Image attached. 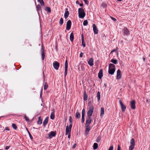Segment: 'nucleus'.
<instances>
[{
  "instance_id": "f257e3e1",
  "label": "nucleus",
  "mask_w": 150,
  "mask_h": 150,
  "mask_svg": "<svg viewBox=\"0 0 150 150\" xmlns=\"http://www.w3.org/2000/svg\"><path fill=\"white\" fill-rule=\"evenodd\" d=\"M115 66L113 64L110 63L109 65L108 72L111 75H113L115 70Z\"/></svg>"
},
{
  "instance_id": "f03ea898",
  "label": "nucleus",
  "mask_w": 150,
  "mask_h": 150,
  "mask_svg": "<svg viewBox=\"0 0 150 150\" xmlns=\"http://www.w3.org/2000/svg\"><path fill=\"white\" fill-rule=\"evenodd\" d=\"M78 11L79 17L81 18H83L85 16L86 13L83 7L79 8Z\"/></svg>"
},
{
  "instance_id": "7ed1b4c3",
  "label": "nucleus",
  "mask_w": 150,
  "mask_h": 150,
  "mask_svg": "<svg viewBox=\"0 0 150 150\" xmlns=\"http://www.w3.org/2000/svg\"><path fill=\"white\" fill-rule=\"evenodd\" d=\"M94 107L93 106H90V108L87 112V116L88 117H91L93 112Z\"/></svg>"
},
{
  "instance_id": "20e7f679",
  "label": "nucleus",
  "mask_w": 150,
  "mask_h": 150,
  "mask_svg": "<svg viewBox=\"0 0 150 150\" xmlns=\"http://www.w3.org/2000/svg\"><path fill=\"white\" fill-rule=\"evenodd\" d=\"M130 145L129 146V150H132L135 145V140L134 138H132L130 140Z\"/></svg>"
},
{
  "instance_id": "39448f33",
  "label": "nucleus",
  "mask_w": 150,
  "mask_h": 150,
  "mask_svg": "<svg viewBox=\"0 0 150 150\" xmlns=\"http://www.w3.org/2000/svg\"><path fill=\"white\" fill-rule=\"evenodd\" d=\"M59 65V63L56 61H54L53 63V67L56 70L58 69Z\"/></svg>"
},
{
  "instance_id": "423d86ee",
  "label": "nucleus",
  "mask_w": 150,
  "mask_h": 150,
  "mask_svg": "<svg viewBox=\"0 0 150 150\" xmlns=\"http://www.w3.org/2000/svg\"><path fill=\"white\" fill-rule=\"evenodd\" d=\"M71 22L70 20H68L67 23L66 29L67 30H69L71 28Z\"/></svg>"
},
{
  "instance_id": "0eeeda50",
  "label": "nucleus",
  "mask_w": 150,
  "mask_h": 150,
  "mask_svg": "<svg viewBox=\"0 0 150 150\" xmlns=\"http://www.w3.org/2000/svg\"><path fill=\"white\" fill-rule=\"evenodd\" d=\"M35 5L36 6L37 11L38 12V15H39L40 12V11L41 12H42V8H41V6L40 5H39V4L37 5L35 1Z\"/></svg>"
},
{
  "instance_id": "6e6552de",
  "label": "nucleus",
  "mask_w": 150,
  "mask_h": 150,
  "mask_svg": "<svg viewBox=\"0 0 150 150\" xmlns=\"http://www.w3.org/2000/svg\"><path fill=\"white\" fill-rule=\"evenodd\" d=\"M119 102L121 106L122 110L123 112H125L126 109V106L123 104L121 100H120L119 101Z\"/></svg>"
},
{
  "instance_id": "1a4fd4ad",
  "label": "nucleus",
  "mask_w": 150,
  "mask_h": 150,
  "mask_svg": "<svg viewBox=\"0 0 150 150\" xmlns=\"http://www.w3.org/2000/svg\"><path fill=\"white\" fill-rule=\"evenodd\" d=\"M135 103V101L134 100H132L130 102V106L132 109L134 110L136 108Z\"/></svg>"
},
{
  "instance_id": "9d476101",
  "label": "nucleus",
  "mask_w": 150,
  "mask_h": 150,
  "mask_svg": "<svg viewBox=\"0 0 150 150\" xmlns=\"http://www.w3.org/2000/svg\"><path fill=\"white\" fill-rule=\"evenodd\" d=\"M41 55H42V60H43L45 59V52L44 48H43V45H42V47L41 48Z\"/></svg>"
},
{
  "instance_id": "9b49d317",
  "label": "nucleus",
  "mask_w": 150,
  "mask_h": 150,
  "mask_svg": "<svg viewBox=\"0 0 150 150\" xmlns=\"http://www.w3.org/2000/svg\"><path fill=\"white\" fill-rule=\"evenodd\" d=\"M85 110L84 108H83L82 111V119L81 122L83 123L85 121Z\"/></svg>"
},
{
  "instance_id": "f8f14e48",
  "label": "nucleus",
  "mask_w": 150,
  "mask_h": 150,
  "mask_svg": "<svg viewBox=\"0 0 150 150\" xmlns=\"http://www.w3.org/2000/svg\"><path fill=\"white\" fill-rule=\"evenodd\" d=\"M92 120L91 117H88L86 119L85 125H89L92 122Z\"/></svg>"
},
{
  "instance_id": "ddd939ff",
  "label": "nucleus",
  "mask_w": 150,
  "mask_h": 150,
  "mask_svg": "<svg viewBox=\"0 0 150 150\" xmlns=\"http://www.w3.org/2000/svg\"><path fill=\"white\" fill-rule=\"evenodd\" d=\"M56 135V132L51 131L49 134L48 136L50 138H51L53 137H55Z\"/></svg>"
},
{
  "instance_id": "4468645a",
  "label": "nucleus",
  "mask_w": 150,
  "mask_h": 150,
  "mask_svg": "<svg viewBox=\"0 0 150 150\" xmlns=\"http://www.w3.org/2000/svg\"><path fill=\"white\" fill-rule=\"evenodd\" d=\"M122 31L124 35H128L129 34V31L127 28L125 27Z\"/></svg>"
},
{
  "instance_id": "2eb2a0df",
  "label": "nucleus",
  "mask_w": 150,
  "mask_h": 150,
  "mask_svg": "<svg viewBox=\"0 0 150 150\" xmlns=\"http://www.w3.org/2000/svg\"><path fill=\"white\" fill-rule=\"evenodd\" d=\"M122 76L121 75V71L120 69H118L117 70V74L116 76V79H119L121 78Z\"/></svg>"
},
{
  "instance_id": "dca6fc26",
  "label": "nucleus",
  "mask_w": 150,
  "mask_h": 150,
  "mask_svg": "<svg viewBox=\"0 0 150 150\" xmlns=\"http://www.w3.org/2000/svg\"><path fill=\"white\" fill-rule=\"evenodd\" d=\"M93 29L94 31V33L95 34H97L98 33V30L97 28L94 24H93Z\"/></svg>"
},
{
  "instance_id": "f3484780",
  "label": "nucleus",
  "mask_w": 150,
  "mask_h": 150,
  "mask_svg": "<svg viewBox=\"0 0 150 150\" xmlns=\"http://www.w3.org/2000/svg\"><path fill=\"white\" fill-rule=\"evenodd\" d=\"M49 120V117H46L44 120L43 123V125L44 127H45L46 125L47 124Z\"/></svg>"
},
{
  "instance_id": "a211bd4d",
  "label": "nucleus",
  "mask_w": 150,
  "mask_h": 150,
  "mask_svg": "<svg viewBox=\"0 0 150 150\" xmlns=\"http://www.w3.org/2000/svg\"><path fill=\"white\" fill-rule=\"evenodd\" d=\"M69 15V12L68 11V9L67 8H66L65 9V12L64 14V17L66 19L68 18Z\"/></svg>"
},
{
  "instance_id": "6ab92c4d",
  "label": "nucleus",
  "mask_w": 150,
  "mask_h": 150,
  "mask_svg": "<svg viewBox=\"0 0 150 150\" xmlns=\"http://www.w3.org/2000/svg\"><path fill=\"white\" fill-rule=\"evenodd\" d=\"M86 130L85 133L87 134H88L89 132L91 129L89 125H85Z\"/></svg>"
},
{
  "instance_id": "aec40b11",
  "label": "nucleus",
  "mask_w": 150,
  "mask_h": 150,
  "mask_svg": "<svg viewBox=\"0 0 150 150\" xmlns=\"http://www.w3.org/2000/svg\"><path fill=\"white\" fill-rule=\"evenodd\" d=\"M103 76V70L100 69L98 74V77L100 79H101Z\"/></svg>"
},
{
  "instance_id": "412c9836",
  "label": "nucleus",
  "mask_w": 150,
  "mask_h": 150,
  "mask_svg": "<svg viewBox=\"0 0 150 150\" xmlns=\"http://www.w3.org/2000/svg\"><path fill=\"white\" fill-rule=\"evenodd\" d=\"M89 65L92 66L93 65V60L92 58H91L88 62Z\"/></svg>"
},
{
  "instance_id": "4be33fe9",
  "label": "nucleus",
  "mask_w": 150,
  "mask_h": 150,
  "mask_svg": "<svg viewBox=\"0 0 150 150\" xmlns=\"http://www.w3.org/2000/svg\"><path fill=\"white\" fill-rule=\"evenodd\" d=\"M71 129L69 128L68 125L66 127L65 135H67L68 134L71 133Z\"/></svg>"
},
{
  "instance_id": "5701e85b",
  "label": "nucleus",
  "mask_w": 150,
  "mask_h": 150,
  "mask_svg": "<svg viewBox=\"0 0 150 150\" xmlns=\"http://www.w3.org/2000/svg\"><path fill=\"white\" fill-rule=\"evenodd\" d=\"M104 113V108L103 107H101L100 110V116H102Z\"/></svg>"
},
{
  "instance_id": "b1692460",
  "label": "nucleus",
  "mask_w": 150,
  "mask_h": 150,
  "mask_svg": "<svg viewBox=\"0 0 150 150\" xmlns=\"http://www.w3.org/2000/svg\"><path fill=\"white\" fill-rule=\"evenodd\" d=\"M70 41L72 42L74 40V36L73 32H71L70 35Z\"/></svg>"
},
{
  "instance_id": "393cba45",
  "label": "nucleus",
  "mask_w": 150,
  "mask_h": 150,
  "mask_svg": "<svg viewBox=\"0 0 150 150\" xmlns=\"http://www.w3.org/2000/svg\"><path fill=\"white\" fill-rule=\"evenodd\" d=\"M88 99V96L86 91H84L83 94V99L84 101H86Z\"/></svg>"
},
{
  "instance_id": "a878e982",
  "label": "nucleus",
  "mask_w": 150,
  "mask_h": 150,
  "mask_svg": "<svg viewBox=\"0 0 150 150\" xmlns=\"http://www.w3.org/2000/svg\"><path fill=\"white\" fill-rule=\"evenodd\" d=\"M110 62L116 64L118 63V61L116 59H112L110 61Z\"/></svg>"
},
{
  "instance_id": "bb28decb",
  "label": "nucleus",
  "mask_w": 150,
  "mask_h": 150,
  "mask_svg": "<svg viewBox=\"0 0 150 150\" xmlns=\"http://www.w3.org/2000/svg\"><path fill=\"white\" fill-rule=\"evenodd\" d=\"M42 121L41 119V116H39L38 117V120L37 122V123L39 125H40L42 123Z\"/></svg>"
},
{
  "instance_id": "cd10ccee",
  "label": "nucleus",
  "mask_w": 150,
  "mask_h": 150,
  "mask_svg": "<svg viewBox=\"0 0 150 150\" xmlns=\"http://www.w3.org/2000/svg\"><path fill=\"white\" fill-rule=\"evenodd\" d=\"M93 147L94 150L97 149L98 147V144L97 143H94L93 144Z\"/></svg>"
},
{
  "instance_id": "c85d7f7f",
  "label": "nucleus",
  "mask_w": 150,
  "mask_h": 150,
  "mask_svg": "<svg viewBox=\"0 0 150 150\" xmlns=\"http://www.w3.org/2000/svg\"><path fill=\"white\" fill-rule=\"evenodd\" d=\"M55 117L54 113V112H52L50 115V118L52 120H54Z\"/></svg>"
},
{
  "instance_id": "c756f323",
  "label": "nucleus",
  "mask_w": 150,
  "mask_h": 150,
  "mask_svg": "<svg viewBox=\"0 0 150 150\" xmlns=\"http://www.w3.org/2000/svg\"><path fill=\"white\" fill-rule=\"evenodd\" d=\"M45 10L48 12L50 13L51 12V10L50 8L49 7H46Z\"/></svg>"
},
{
  "instance_id": "7c9ffc66",
  "label": "nucleus",
  "mask_w": 150,
  "mask_h": 150,
  "mask_svg": "<svg viewBox=\"0 0 150 150\" xmlns=\"http://www.w3.org/2000/svg\"><path fill=\"white\" fill-rule=\"evenodd\" d=\"M96 96L98 98V100L99 101L100 99V93L99 91L97 92Z\"/></svg>"
},
{
  "instance_id": "2f4dec72",
  "label": "nucleus",
  "mask_w": 150,
  "mask_h": 150,
  "mask_svg": "<svg viewBox=\"0 0 150 150\" xmlns=\"http://www.w3.org/2000/svg\"><path fill=\"white\" fill-rule=\"evenodd\" d=\"M38 2L40 3L41 6H43L45 5V4L43 0L41 1L40 0H37Z\"/></svg>"
},
{
  "instance_id": "473e14b6",
  "label": "nucleus",
  "mask_w": 150,
  "mask_h": 150,
  "mask_svg": "<svg viewBox=\"0 0 150 150\" xmlns=\"http://www.w3.org/2000/svg\"><path fill=\"white\" fill-rule=\"evenodd\" d=\"M75 117L77 119H79L80 117V114L79 112H77L76 114Z\"/></svg>"
},
{
  "instance_id": "72a5a7b5",
  "label": "nucleus",
  "mask_w": 150,
  "mask_h": 150,
  "mask_svg": "<svg viewBox=\"0 0 150 150\" xmlns=\"http://www.w3.org/2000/svg\"><path fill=\"white\" fill-rule=\"evenodd\" d=\"M48 87L47 83V82H45V85L44 87V89L45 90H46Z\"/></svg>"
},
{
  "instance_id": "f704fd0d",
  "label": "nucleus",
  "mask_w": 150,
  "mask_h": 150,
  "mask_svg": "<svg viewBox=\"0 0 150 150\" xmlns=\"http://www.w3.org/2000/svg\"><path fill=\"white\" fill-rule=\"evenodd\" d=\"M12 127L15 130H16L17 128L16 125L15 124L13 123L12 124Z\"/></svg>"
},
{
  "instance_id": "c9c22d12",
  "label": "nucleus",
  "mask_w": 150,
  "mask_h": 150,
  "mask_svg": "<svg viewBox=\"0 0 150 150\" xmlns=\"http://www.w3.org/2000/svg\"><path fill=\"white\" fill-rule=\"evenodd\" d=\"M101 139V137L100 136H98L97 139L96 140V142H99Z\"/></svg>"
},
{
  "instance_id": "e433bc0d",
  "label": "nucleus",
  "mask_w": 150,
  "mask_h": 150,
  "mask_svg": "<svg viewBox=\"0 0 150 150\" xmlns=\"http://www.w3.org/2000/svg\"><path fill=\"white\" fill-rule=\"evenodd\" d=\"M88 22L87 20H84L83 22V24L84 26H86L88 25Z\"/></svg>"
},
{
  "instance_id": "4c0bfd02",
  "label": "nucleus",
  "mask_w": 150,
  "mask_h": 150,
  "mask_svg": "<svg viewBox=\"0 0 150 150\" xmlns=\"http://www.w3.org/2000/svg\"><path fill=\"white\" fill-rule=\"evenodd\" d=\"M63 23V19L62 18H61L59 21V24L60 25H62Z\"/></svg>"
},
{
  "instance_id": "58836bf2",
  "label": "nucleus",
  "mask_w": 150,
  "mask_h": 150,
  "mask_svg": "<svg viewBox=\"0 0 150 150\" xmlns=\"http://www.w3.org/2000/svg\"><path fill=\"white\" fill-rule=\"evenodd\" d=\"M82 41V45L83 47H85L86 46V44L84 41V40H81Z\"/></svg>"
},
{
  "instance_id": "ea45409f",
  "label": "nucleus",
  "mask_w": 150,
  "mask_h": 150,
  "mask_svg": "<svg viewBox=\"0 0 150 150\" xmlns=\"http://www.w3.org/2000/svg\"><path fill=\"white\" fill-rule=\"evenodd\" d=\"M69 121L70 122V124H72L73 123V119L71 116H69Z\"/></svg>"
},
{
  "instance_id": "a19ab883",
  "label": "nucleus",
  "mask_w": 150,
  "mask_h": 150,
  "mask_svg": "<svg viewBox=\"0 0 150 150\" xmlns=\"http://www.w3.org/2000/svg\"><path fill=\"white\" fill-rule=\"evenodd\" d=\"M65 68H68V62L67 60H66L65 62Z\"/></svg>"
},
{
  "instance_id": "79ce46f5",
  "label": "nucleus",
  "mask_w": 150,
  "mask_h": 150,
  "mask_svg": "<svg viewBox=\"0 0 150 150\" xmlns=\"http://www.w3.org/2000/svg\"><path fill=\"white\" fill-rule=\"evenodd\" d=\"M67 74V68H65L64 76L66 77Z\"/></svg>"
},
{
  "instance_id": "37998d69",
  "label": "nucleus",
  "mask_w": 150,
  "mask_h": 150,
  "mask_svg": "<svg viewBox=\"0 0 150 150\" xmlns=\"http://www.w3.org/2000/svg\"><path fill=\"white\" fill-rule=\"evenodd\" d=\"M101 6L105 8L106 6L107 5L105 3H103L101 4Z\"/></svg>"
},
{
  "instance_id": "c03bdc74",
  "label": "nucleus",
  "mask_w": 150,
  "mask_h": 150,
  "mask_svg": "<svg viewBox=\"0 0 150 150\" xmlns=\"http://www.w3.org/2000/svg\"><path fill=\"white\" fill-rule=\"evenodd\" d=\"M88 105L89 108H90V106H93L91 104V101H89L88 102Z\"/></svg>"
},
{
  "instance_id": "a18cd8bd",
  "label": "nucleus",
  "mask_w": 150,
  "mask_h": 150,
  "mask_svg": "<svg viewBox=\"0 0 150 150\" xmlns=\"http://www.w3.org/2000/svg\"><path fill=\"white\" fill-rule=\"evenodd\" d=\"M28 133L29 134V136L31 139H33V137L30 133L29 131H28Z\"/></svg>"
},
{
  "instance_id": "49530a36",
  "label": "nucleus",
  "mask_w": 150,
  "mask_h": 150,
  "mask_svg": "<svg viewBox=\"0 0 150 150\" xmlns=\"http://www.w3.org/2000/svg\"><path fill=\"white\" fill-rule=\"evenodd\" d=\"M25 120L27 121H28L29 120V119L25 115Z\"/></svg>"
},
{
  "instance_id": "de8ad7c7",
  "label": "nucleus",
  "mask_w": 150,
  "mask_h": 150,
  "mask_svg": "<svg viewBox=\"0 0 150 150\" xmlns=\"http://www.w3.org/2000/svg\"><path fill=\"white\" fill-rule=\"evenodd\" d=\"M118 48L117 47L115 49H113L112 50V52H116L117 51V50H118Z\"/></svg>"
},
{
  "instance_id": "09e8293b",
  "label": "nucleus",
  "mask_w": 150,
  "mask_h": 150,
  "mask_svg": "<svg viewBox=\"0 0 150 150\" xmlns=\"http://www.w3.org/2000/svg\"><path fill=\"white\" fill-rule=\"evenodd\" d=\"M113 146H111L110 147V148L108 150H113Z\"/></svg>"
},
{
  "instance_id": "8fccbe9b",
  "label": "nucleus",
  "mask_w": 150,
  "mask_h": 150,
  "mask_svg": "<svg viewBox=\"0 0 150 150\" xmlns=\"http://www.w3.org/2000/svg\"><path fill=\"white\" fill-rule=\"evenodd\" d=\"M85 2V3L87 4L88 5L89 4V2L87 0H85V1H84Z\"/></svg>"
},
{
  "instance_id": "3c124183",
  "label": "nucleus",
  "mask_w": 150,
  "mask_h": 150,
  "mask_svg": "<svg viewBox=\"0 0 150 150\" xmlns=\"http://www.w3.org/2000/svg\"><path fill=\"white\" fill-rule=\"evenodd\" d=\"M72 127V124H70L69 125V126H68V128H69L70 129H71Z\"/></svg>"
},
{
  "instance_id": "603ef678",
  "label": "nucleus",
  "mask_w": 150,
  "mask_h": 150,
  "mask_svg": "<svg viewBox=\"0 0 150 150\" xmlns=\"http://www.w3.org/2000/svg\"><path fill=\"white\" fill-rule=\"evenodd\" d=\"M83 53L81 52L80 53V57H83Z\"/></svg>"
},
{
  "instance_id": "864d4df0",
  "label": "nucleus",
  "mask_w": 150,
  "mask_h": 150,
  "mask_svg": "<svg viewBox=\"0 0 150 150\" xmlns=\"http://www.w3.org/2000/svg\"><path fill=\"white\" fill-rule=\"evenodd\" d=\"M110 17H111V18L112 19V20H113V21H116V20L115 18L112 17H111V16Z\"/></svg>"
},
{
  "instance_id": "5fc2aeb1",
  "label": "nucleus",
  "mask_w": 150,
  "mask_h": 150,
  "mask_svg": "<svg viewBox=\"0 0 150 150\" xmlns=\"http://www.w3.org/2000/svg\"><path fill=\"white\" fill-rule=\"evenodd\" d=\"M117 150H121V148L119 145H118Z\"/></svg>"
},
{
  "instance_id": "6e6d98bb",
  "label": "nucleus",
  "mask_w": 150,
  "mask_h": 150,
  "mask_svg": "<svg viewBox=\"0 0 150 150\" xmlns=\"http://www.w3.org/2000/svg\"><path fill=\"white\" fill-rule=\"evenodd\" d=\"M10 147V146H6L5 147V149L6 150H7L9 149Z\"/></svg>"
},
{
  "instance_id": "4d7b16f0",
  "label": "nucleus",
  "mask_w": 150,
  "mask_h": 150,
  "mask_svg": "<svg viewBox=\"0 0 150 150\" xmlns=\"http://www.w3.org/2000/svg\"><path fill=\"white\" fill-rule=\"evenodd\" d=\"M67 135H68V138L70 139L71 137V133L68 134Z\"/></svg>"
},
{
  "instance_id": "13d9d810",
  "label": "nucleus",
  "mask_w": 150,
  "mask_h": 150,
  "mask_svg": "<svg viewBox=\"0 0 150 150\" xmlns=\"http://www.w3.org/2000/svg\"><path fill=\"white\" fill-rule=\"evenodd\" d=\"M81 40H83H83H84V37H83V34H82L81 35Z\"/></svg>"
},
{
  "instance_id": "bf43d9fd",
  "label": "nucleus",
  "mask_w": 150,
  "mask_h": 150,
  "mask_svg": "<svg viewBox=\"0 0 150 150\" xmlns=\"http://www.w3.org/2000/svg\"><path fill=\"white\" fill-rule=\"evenodd\" d=\"M5 130H8V131H9V129L8 127H5V130H4V131Z\"/></svg>"
},
{
  "instance_id": "052dcab7",
  "label": "nucleus",
  "mask_w": 150,
  "mask_h": 150,
  "mask_svg": "<svg viewBox=\"0 0 150 150\" xmlns=\"http://www.w3.org/2000/svg\"><path fill=\"white\" fill-rule=\"evenodd\" d=\"M76 146V144H75L74 145L72 146V148L74 149Z\"/></svg>"
},
{
  "instance_id": "680f3d73",
  "label": "nucleus",
  "mask_w": 150,
  "mask_h": 150,
  "mask_svg": "<svg viewBox=\"0 0 150 150\" xmlns=\"http://www.w3.org/2000/svg\"><path fill=\"white\" fill-rule=\"evenodd\" d=\"M79 6L81 7H82L83 6V3H82V4L79 3Z\"/></svg>"
},
{
  "instance_id": "e2e57ef3",
  "label": "nucleus",
  "mask_w": 150,
  "mask_h": 150,
  "mask_svg": "<svg viewBox=\"0 0 150 150\" xmlns=\"http://www.w3.org/2000/svg\"><path fill=\"white\" fill-rule=\"evenodd\" d=\"M76 3L77 4H79V1L78 0H77L76 1Z\"/></svg>"
},
{
  "instance_id": "0e129e2a",
  "label": "nucleus",
  "mask_w": 150,
  "mask_h": 150,
  "mask_svg": "<svg viewBox=\"0 0 150 150\" xmlns=\"http://www.w3.org/2000/svg\"><path fill=\"white\" fill-rule=\"evenodd\" d=\"M143 60L144 61H145V58L144 57H143Z\"/></svg>"
},
{
  "instance_id": "69168bd1",
  "label": "nucleus",
  "mask_w": 150,
  "mask_h": 150,
  "mask_svg": "<svg viewBox=\"0 0 150 150\" xmlns=\"http://www.w3.org/2000/svg\"><path fill=\"white\" fill-rule=\"evenodd\" d=\"M26 129L27 130L28 132V131H28V128H26Z\"/></svg>"
},
{
  "instance_id": "338daca9",
  "label": "nucleus",
  "mask_w": 150,
  "mask_h": 150,
  "mask_svg": "<svg viewBox=\"0 0 150 150\" xmlns=\"http://www.w3.org/2000/svg\"><path fill=\"white\" fill-rule=\"evenodd\" d=\"M26 129L27 130L28 132V131H28V128H26Z\"/></svg>"
},
{
  "instance_id": "774afa93",
  "label": "nucleus",
  "mask_w": 150,
  "mask_h": 150,
  "mask_svg": "<svg viewBox=\"0 0 150 150\" xmlns=\"http://www.w3.org/2000/svg\"><path fill=\"white\" fill-rule=\"evenodd\" d=\"M113 52H112V50L111 52H110V53L111 54Z\"/></svg>"
}]
</instances>
